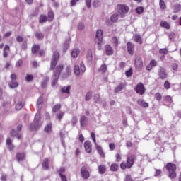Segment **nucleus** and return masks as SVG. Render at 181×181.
I'll use <instances>...</instances> for the list:
<instances>
[{"label": "nucleus", "mask_w": 181, "mask_h": 181, "mask_svg": "<svg viewBox=\"0 0 181 181\" xmlns=\"http://www.w3.org/2000/svg\"><path fill=\"white\" fill-rule=\"evenodd\" d=\"M64 66L63 64H59L57 68L55 71H54L53 76H52V81L51 82L52 87H54L56 84H57V81H59V77H60V73H62V70Z\"/></svg>", "instance_id": "1"}, {"label": "nucleus", "mask_w": 181, "mask_h": 181, "mask_svg": "<svg viewBox=\"0 0 181 181\" xmlns=\"http://www.w3.org/2000/svg\"><path fill=\"white\" fill-rule=\"evenodd\" d=\"M42 121H40V112H37L35 116L34 122L30 125V131H36L37 128L42 127Z\"/></svg>", "instance_id": "2"}, {"label": "nucleus", "mask_w": 181, "mask_h": 181, "mask_svg": "<svg viewBox=\"0 0 181 181\" xmlns=\"http://www.w3.org/2000/svg\"><path fill=\"white\" fill-rule=\"evenodd\" d=\"M166 170L169 173L168 177L170 179H175L176 177V165L168 163L165 166Z\"/></svg>", "instance_id": "3"}, {"label": "nucleus", "mask_w": 181, "mask_h": 181, "mask_svg": "<svg viewBox=\"0 0 181 181\" xmlns=\"http://www.w3.org/2000/svg\"><path fill=\"white\" fill-rule=\"evenodd\" d=\"M74 74L77 76H80V74H83L86 71V66L83 62H81L78 65H75L74 69Z\"/></svg>", "instance_id": "4"}, {"label": "nucleus", "mask_w": 181, "mask_h": 181, "mask_svg": "<svg viewBox=\"0 0 181 181\" xmlns=\"http://www.w3.org/2000/svg\"><path fill=\"white\" fill-rule=\"evenodd\" d=\"M129 12V7L128 6L124 5H119L118 6V15L119 18H124L125 16L126 13H128Z\"/></svg>", "instance_id": "5"}, {"label": "nucleus", "mask_w": 181, "mask_h": 181, "mask_svg": "<svg viewBox=\"0 0 181 181\" xmlns=\"http://www.w3.org/2000/svg\"><path fill=\"white\" fill-rule=\"evenodd\" d=\"M95 42L98 43V49L101 50V43L103 42V31L102 30H98L96 31Z\"/></svg>", "instance_id": "6"}, {"label": "nucleus", "mask_w": 181, "mask_h": 181, "mask_svg": "<svg viewBox=\"0 0 181 181\" xmlns=\"http://www.w3.org/2000/svg\"><path fill=\"white\" fill-rule=\"evenodd\" d=\"M60 54L57 52H54L51 60V66L50 70H54L56 67V64H57V62L59 61V57Z\"/></svg>", "instance_id": "7"}, {"label": "nucleus", "mask_w": 181, "mask_h": 181, "mask_svg": "<svg viewBox=\"0 0 181 181\" xmlns=\"http://www.w3.org/2000/svg\"><path fill=\"white\" fill-rule=\"evenodd\" d=\"M134 90L139 95H144L145 94V86H144V83H138L134 88Z\"/></svg>", "instance_id": "8"}, {"label": "nucleus", "mask_w": 181, "mask_h": 181, "mask_svg": "<svg viewBox=\"0 0 181 181\" xmlns=\"http://www.w3.org/2000/svg\"><path fill=\"white\" fill-rule=\"evenodd\" d=\"M81 176L83 179H88V177H90V172L87 170V167L83 166L81 168Z\"/></svg>", "instance_id": "9"}, {"label": "nucleus", "mask_w": 181, "mask_h": 181, "mask_svg": "<svg viewBox=\"0 0 181 181\" xmlns=\"http://www.w3.org/2000/svg\"><path fill=\"white\" fill-rule=\"evenodd\" d=\"M134 64L137 70H141V69L144 67V62L142 61V58H141V57H137L135 59Z\"/></svg>", "instance_id": "10"}, {"label": "nucleus", "mask_w": 181, "mask_h": 181, "mask_svg": "<svg viewBox=\"0 0 181 181\" xmlns=\"http://www.w3.org/2000/svg\"><path fill=\"white\" fill-rule=\"evenodd\" d=\"M134 163H135V156H131L127 157V169H131L132 166H134Z\"/></svg>", "instance_id": "11"}, {"label": "nucleus", "mask_w": 181, "mask_h": 181, "mask_svg": "<svg viewBox=\"0 0 181 181\" xmlns=\"http://www.w3.org/2000/svg\"><path fill=\"white\" fill-rule=\"evenodd\" d=\"M158 76L161 80H165L168 78V74L166 73V69L163 68H160L158 71Z\"/></svg>", "instance_id": "12"}, {"label": "nucleus", "mask_w": 181, "mask_h": 181, "mask_svg": "<svg viewBox=\"0 0 181 181\" xmlns=\"http://www.w3.org/2000/svg\"><path fill=\"white\" fill-rule=\"evenodd\" d=\"M84 148L86 152H87V153H91L92 151H93V147L91 146V142L87 141L84 143Z\"/></svg>", "instance_id": "13"}, {"label": "nucleus", "mask_w": 181, "mask_h": 181, "mask_svg": "<svg viewBox=\"0 0 181 181\" xmlns=\"http://www.w3.org/2000/svg\"><path fill=\"white\" fill-rule=\"evenodd\" d=\"M135 50V45H134L131 42H127V51L129 54L132 56L134 54V52Z\"/></svg>", "instance_id": "14"}, {"label": "nucleus", "mask_w": 181, "mask_h": 181, "mask_svg": "<svg viewBox=\"0 0 181 181\" xmlns=\"http://www.w3.org/2000/svg\"><path fill=\"white\" fill-rule=\"evenodd\" d=\"M26 158V155L24 153H17L16 159L18 162H22V160H25Z\"/></svg>", "instance_id": "15"}, {"label": "nucleus", "mask_w": 181, "mask_h": 181, "mask_svg": "<svg viewBox=\"0 0 181 181\" xmlns=\"http://www.w3.org/2000/svg\"><path fill=\"white\" fill-rule=\"evenodd\" d=\"M127 86V83H119L115 88V93H119L122 90H124L125 87Z\"/></svg>", "instance_id": "16"}, {"label": "nucleus", "mask_w": 181, "mask_h": 181, "mask_svg": "<svg viewBox=\"0 0 181 181\" xmlns=\"http://www.w3.org/2000/svg\"><path fill=\"white\" fill-rule=\"evenodd\" d=\"M137 104H139V105H140L141 107H143V108H148V107H149V104L145 102L144 99H139L137 100Z\"/></svg>", "instance_id": "17"}, {"label": "nucleus", "mask_w": 181, "mask_h": 181, "mask_svg": "<svg viewBox=\"0 0 181 181\" xmlns=\"http://www.w3.org/2000/svg\"><path fill=\"white\" fill-rule=\"evenodd\" d=\"M78 54H80V49L78 48H75L71 51V57L74 59L78 57Z\"/></svg>", "instance_id": "18"}, {"label": "nucleus", "mask_w": 181, "mask_h": 181, "mask_svg": "<svg viewBox=\"0 0 181 181\" xmlns=\"http://www.w3.org/2000/svg\"><path fill=\"white\" fill-rule=\"evenodd\" d=\"M96 150L98 151V154L101 158H105V153L103 151V148H101L100 146L97 145L96 146Z\"/></svg>", "instance_id": "19"}, {"label": "nucleus", "mask_w": 181, "mask_h": 181, "mask_svg": "<svg viewBox=\"0 0 181 181\" xmlns=\"http://www.w3.org/2000/svg\"><path fill=\"white\" fill-rule=\"evenodd\" d=\"M105 53L107 56H111L114 53V50H112V47L110 45L105 46Z\"/></svg>", "instance_id": "20"}, {"label": "nucleus", "mask_w": 181, "mask_h": 181, "mask_svg": "<svg viewBox=\"0 0 181 181\" xmlns=\"http://www.w3.org/2000/svg\"><path fill=\"white\" fill-rule=\"evenodd\" d=\"M37 107L39 110L42 109V107H43V97L40 96L37 101Z\"/></svg>", "instance_id": "21"}, {"label": "nucleus", "mask_w": 181, "mask_h": 181, "mask_svg": "<svg viewBox=\"0 0 181 181\" xmlns=\"http://www.w3.org/2000/svg\"><path fill=\"white\" fill-rule=\"evenodd\" d=\"M106 170L107 167H105V165H100L98 166V172L100 175H104Z\"/></svg>", "instance_id": "22"}, {"label": "nucleus", "mask_w": 181, "mask_h": 181, "mask_svg": "<svg viewBox=\"0 0 181 181\" xmlns=\"http://www.w3.org/2000/svg\"><path fill=\"white\" fill-rule=\"evenodd\" d=\"M25 105V103L24 102H22V101H20L18 102L16 105V110L17 111H21V110H22V108H23Z\"/></svg>", "instance_id": "23"}, {"label": "nucleus", "mask_w": 181, "mask_h": 181, "mask_svg": "<svg viewBox=\"0 0 181 181\" xmlns=\"http://www.w3.org/2000/svg\"><path fill=\"white\" fill-rule=\"evenodd\" d=\"M86 59H88V62H93V51L91 49L88 50Z\"/></svg>", "instance_id": "24"}, {"label": "nucleus", "mask_w": 181, "mask_h": 181, "mask_svg": "<svg viewBox=\"0 0 181 181\" xmlns=\"http://www.w3.org/2000/svg\"><path fill=\"white\" fill-rule=\"evenodd\" d=\"M49 80H50V78L47 76L44 78V80L41 83V87L42 88H46V87H47V82L49 81Z\"/></svg>", "instance_id": "25"}, {"label": "nucleus", "mask_w": 181, "mask_h": 181, "mask_svg": "<svg viewBox=\"0 0 181 181\" xmlns=\"http://www.w3.org/2000/svg\"><path fill=\"white\" fill-rule=\"evenodd\" d=\"M134 42H137V43H139V45H142V38L141 37V35L136 34L134 36Z\"/></svg>", "instance_id": "26"}, {"label": "nucleus", "mask_w": 181, "mask_h": 181, "mask_svg": "<svg viewBox=\"0 0 181 181\" xmlns=\"http://www.w3.org/2000/svg\"><path fill=\"white\" fill-rule=\"evenodd\" d=\"M110 170L111 172H117V170H118V169H119V165H118V164L117 163H113L110 165Z\"/></svg>", "instance_id": "27"}, {"label": "nucleus", "mask_w": 181, "mask_h": 181, "mask_svg": "<svg viewBox=\"0 0 181 181\" xmlns=\"http://www.w3.org/2000/svg\"><path fill=\"white\" fill-rule=\"evenodd\" d=\"M45 132L47 134H50L52 132V123L47 124L45 129H44Z\"/></svg>", "instance_id": "28"}, {"label": "nucleus", "mask_w": 181, "mask_h": 181, "mask_svg": "<svg viewBox=\"0 0 181 181\" xmlns=\"http://www.w3.org/2000/svg\"><path fill=\"white\" fill-rule=\"evenodd\" d=\"M42 168L45 169V170H47V169H49V159H44L42 162Z\"/></svg>", "instance_id": "29"}, {"label": "nucleus", "mask_w": 181, "mask_h": 181, "mask_svg": "<svg viewBox=\"0 0 181 181\" xmlns=\"http://www.w3.org/2000/svg\"><path fill=\"white\" fill-rule=\"evenodd\" d=\"M8 86L10 88H16V87H18V83L15 81H11V82L8 83Z\"/></svg>", "instance_id": "30"}, {"label": "nucleus", "mask_w": 181, "mask_h": 181, "mask_svg": "<svg viewBox=\"0 0 181 181\" xmlns=\"http://www.w3.org/2000/svg\"><path fill=\"white\" fill-rule=\"evenodd\" d=\"M9 50H10L9 45H5V47L3 52L4 57H8V52H9Z\"/></svg>", "instance_id": "31"}, {"label": "nucleus", "mask_w": 181, "mask_h": 181, "mask_svg": "<svg viewBox=\"0 0 181 181\" xmlns=\"http://www.w3.org/2000/svg\"><path fill=\"white\" fill-rule=\"evenodd\" d=\"M160 26L162 28H165V29H170V24H169L168 22L166 21H162L160 23Z\"/></svg>", "instance_id": "32"}, {"label": "nucleus", "mask_w": 181, "mask_h": 181, "mask_svg": "<svg viewBox=\"0 0 181 181\" xmlns=\"http://www.w3.org/2000/svg\"><path fill=\"white\" fill-rule=\"evenodd\" d=\"M98 71L100 73H105L107 71V65L105 64H102Z\"/></svg>", "instance_id": "33"}, {"label": "nucleus", "mask_w": 181, "mask_h": 181, "mask_svg": "<svg viewBox=\"0 0 181 181\" xmlns=\"http://www.w3.org/2000/svg\"><path fill=\"white\" fill-rule=\"evenodd\" d=\"M118 16H119V15L118 14V13L113 14V15L110 17L111 21L113 22V23L117 22V21H118Z\"/></svg>", "instance_id": "34"}, {"label": "nucleus", "mask_w": 181, "mask_h": 181, "mask_svg": "<svg viewBox=\"0 0 181 181\" xmlns=\"http://www.w3.org/2000/svg\"><path fill=\"white\" fill-rule=\"evenodd\" d=\"M47 21V17L45 15H41L39 18L40 23H43Z\"/></svg>", "instance_id": "35"}, {"label": "nucleus", "mask_w": 181, "mask_h": 181, "mask_svg": "<svg viewBox=\"0 0 181 181\" xmlns=\"http://www.w3.org/2000/svg\"><path fill=\"white\" fill-rule=\"evenodd\" d=\"M33 80V75L28 74L25 76V81L30 83Z\"/></svg>", "instance_id": "36"}, {"label": "nucleus", "mask_w": 181, "mask_h": 181, "mask_svg": "<svg viewBox=\"0 0 181 181\" xmlns=\"http://www.w3.org/2000/svg\"><path fill=\"white\" fill-rule=\"evenodd\" d=\"M181 9V6L180 4H177L174 6V11H173V13H177V12H180Z\"/></svg>", "instance_id": "37"}, {"label": "nucleus", "mask_w": 181, "mask_h": 181, "mask_svg": "<svg viewBox=\"0 0 181 181\" xmlns=\"http://www.w3.org/2000/svg\"><path fill=\"white\" fill-rule=\"evenodd\" d=\"M35 37H37V39L42 40L43 37H45V35L40 32H37L35 33Z\"/></svg>", "instance_id": "38"}, {"label": "nucleus", "mask_w": 181, "mask_h": 181, "mask_svg": "<svg viewBox=\"0 0 181 181\" xmlns=\"http://www.w3.org/2000/svg\"><path fill=\"white\" fill-rule=\"evenodd\" d=\"M60 108H62V105L60 104H57L53 107L52 111H53V112H57V111H59V110H60Z\"/></svg>", "instance_id": "39"}, {"label": "nucleus", "mask_w": 181, "mask_h": 181, "mask_svg": "<svg viewBox=\"0 0 181 181\" xmlns=\"http://www.w3.org/2000/svg\"><path fill=\"white\" fill-rule=\"evenodd\" d=\"M86 117L85 116H82L81 117V120H80V122H81V127H85L86 126Z\"/></svg>", "instance_id": "40"}, {"label": "nucleus", "mask_w": 181, "mask_h": 181, "mask_svg": "<svg viewBox=\"0 0 181 181\" xmlns=\"http://www.w3.org/2000/svg\"><path fill=\"white\" fill-rule=\"evenodd\" d=\"M54 18V14H53V12L49 11L48 13V21L49 22H52V21H53Z\"/></svg>", "instance_id": "41"}, {"label": "nucleus", "mask_w": 181, "mask_h": 181, "mask_svg": "<svg viewBox=\"0 0 181 181\" xmlns=\"http://www.w3.org/2000/svg\"><path fill=\"white\" fill-rule=\"evenodd\" d=\"M37 52H39V46L38 45L33 46L32 47V52L33 53V54H36Z\"/></svg>", "instance_id": "42"}, {"label": "nucleus", "mask_w": 181, "mask_h": 181, "mask_svg": "<svg viewBox=\"0 0 181 181\" xmlns=\"http://www.w3.org/2000/svg\"><path fill=\"white\" fill-rule=\"evenodd\" d=\"M92 95H93V93L88 92L85 97L86 101H90V99L91 98Z\"/></svg>", "instance_id": "43"}, {"label": "nucleus", "mask_w": 181, "mask_h": 181, "mask_svg": "<svg viewBox=\"0 0 181 181\" xmlns=\"http://www.w3.org/2000/svg\"><path fill=\"white\" fill-rule=\"evenodd\" d=\"M160 8L161 9L166 8V4H165V1L163 0H160Z\"/></svg>", "instance_id": "44"}, {"label": "nucleus", "mask_w": 181, "mask_h": 181, "mask_svg": "<svg viewBox=\"0 0 181 181\" xmlns=\"http://www.w3.org/2000/svg\"><path fill=\"white\" fill-rule=\"evenodd\" d=\"M164 88H165V90H169V88H170V83H169V81H165Z\"/></svg>", "instance_id": "45"}, {"label": "nucleus", "mask_w": 181, "mask_h": 181, "mask_svg": "<svg viewBox=\"0 0 181 181\" xmlns=\"http://www.w3.org/2000/svg\"><path fill=\"white\" fill-rule=\"evenodd\" d=\"M155 98L157 100V101H160V100H162V95L159 93H156Z\"/></svg>", "instance_id": "46"}, {"label": "nucleus", "mask_w": 181, "mask_h": 181, "mask_svg": "<svg viewBox=\"0 0 181 181\" xmlns=\"http://www.w3.org/2000/svg\"><path fill=\"white\" fill-rule=\"evenodd\" d=\"M64 172H66V168H64V167H62L59 170L57 171V173H59V176H62V175H63V173H64Z\"/></svg>", "instance_id": "47"}, {"label": "nucleus", "mask_w": 181, "mask_h": 181, "mask_svg": "<svg viewBox=\"0 0 181 181\" xmlns=\"http://www.w3.org/2000/svg\"><path fill=\"white\" fill-rule=\"evenodd\" d=\"M136 12L139 15H141V13H142V12H144V8H142V7H137L136 9Z\"/></svg>", "instance_id": "48"}, {"label": "nucleus", "mask_w": 181, "mask_h": 181, "mask_svg": "<svg viewBox=\"0 0 181 181\" xmlns=\"http://www.w3.org/2000/svg\"><path fill=\"white\" fill-rule=\"evenodd\" d=\"M127 77H131L132 76V68H130L128 71H126Z\"/></svg>", "instance_id": "49"}, {"label": "nucleus", "mask_w": 181, "mask_h": 181, "mask_svg": "<svg viewBox=\"0 0 181 181\" xmlns=\"http://www.w3.org/2000/svg\"><path fill=\"white\" fill-rule=\"evenodd\" d=\"M93 6H95V8L100 6V5H101V1H98V0H95L93 4Z\"/></svg>", "instance_id": "50"}, {"label": "nucleus", "mask_w": 181, "mask_h": 181, "mask_svg": "<svg viewBox=\"0 0 181 181\" xmlns=\"http://www.w3.org/2000/svg\"><path fill=\"white\" fill-rule=\"evenodd\" d=\"M162 173V170H160V169H156V172L154 174V176L156 177L158 176H160V174Z\"/></svg>", "instance_id": "51"}, {"label": "nucleus", "mask_w": 181, "mask_h": 181, "mask_svg": "<svg viewBox=\"0 0 181 181\" xmlns=\"http://www.w3.org/2000/svg\"><path fill=\"white\" fill-rule=\"evenodd\" d=\"M62 93H66L69 94V86H65L61 89Z\"/></svg>", "instance_id": "52"}, {"label": "nucleus", "mask_w": 181, "mask_h": 181, "mask_svg": "<svg viewBox=\"0 0 181 181\" xmlns=\"http://www.w3.org/2000/svg\"><path fill=\"white\" fill-rule=\"evenodd\" d=\"M68 49H69V43L67 42H66L63 46V51L67 52Z\"/></svg>", "instance_id": "53"}, {"label": "nucleus", "mask_w": 181, "mask_h": 181, "mask_svg": "<svg viewBox=\"0 0 181 181\" xmlns=\"http://www.w3.org/2000/svg\"><path fill=\"white\" fill-rule=\"evenodd\" d=\"M105 23H106V25H107V26H111V25H112V23H114V22H112V21H111V19L107 18V19H106V21H105Z\"/></svg>", "instance_id": "54"}, {"label": "nucleus", "mask_w": 181, "mask_h": 181, "mask_svg": "<svg viewBox=\"0 0 181 181\" xmlns=\"http://www.w3.org/2000/svg\"><path fill=\"white\" fill-rule=\"evenodd\" d=\"M159 53H160V54H168V49L166 48L160 49Z\"/></svg>", "instance_id": "55"}, {"label": "nucleus", "mask_w": 181, "mask_h": 181, "mask_svg": "<svg viewBox=\"0 0 181 181\" xmlns=\"http://www.w3.org/2000/svg\"><path fill=\"white\" fill-rule=\"evenodd\" d=\"M78 30H83L84 29V24L83 23H79L77 26Z\"/></svg>", "instance_id": "56"}, {"label": "nucleus", "mask_w": 181, "mask_h": 181, "mask_svg": "<svg viewBox=\"0 0 181 181\" xmlns=\"http://www.w3.org/2000/svg\"><path fill=\"white\" fill-rule=\"evenodd\" d=\"M63 115H64V112H60L59 113L57 114V118L58 119H62V118H63Z\"/></svg>", "instance_id": "57"}, {"label": "nucleus", "mask_w": 181, "mask_h": 181, "mask_svg": "<svg viewBox=\"0 0 181 181\" xmlns=\"http://www.w3.org/2000/svg\"><path fill=\"white\" fill-rule=\"evenodd\" d=\"M22 64H23V61H22V59H19L16 64V67H21V66H22Z\"/></svg>", "instance_id": "58"}, {"label": "nucleus", "mask_w": 181, "mask_h": 181, "mask_svg": "<svg viewBox=\"0 0 181 181\" xmlns=\"http://www.w3.org/2000/svg\"><path fill=\"white\" fill-rule=\"evenodd\" d=\"M150 64L153 66V67H156L158 62L155 60L153 59L150 62Z\"/></svg>", "instance_id": "59"}, {"label": "nucleus", "mask_w": 181, "mask_h": 181, "mask_svg": "<svg viewBox=\"0 0 181 181\" xmlns=\"http://www.w3.org/2000/svg\"><path fill=\"white\" fill-rule=\"evenodd\" d=\"M120 168L121 169H127V168H128V165L125 162H123L120 164Z\"/></svg>", "instance_id": "60"}, {"label": "nucleus", "mask_w": 181, "mask_h": 181, "mask_svg": "<svg viewBox=\"0 0 181 181\" xmlns=\"http://www.w3.org/2000/svg\"><path fill=\"white\" fill-rule=\"evenodd\" d=\"M16 40H17V42H18V43H22V42H23V37L17 36Z\"/></svg>", "instance_id": "61"}, {"label": "nucleus", "mask_w": 181, "mask_h": 181, "mask_svg": "<svg viewBox=\"0 0 181 181\" xmlns=\"http://www.w3.org/2000/svg\"><path fill=\"white\" fill-rule=\"evenodd\" d=\"M94 101H95V103H99L100 102V95H95Z\"/></svg>", "instance_id": "62"}, {"label": "nucleus", "mask_w": 181, "mask_h": 181, "mask_svg": "<svg viewBox=\"0 0 181 181\" xmlns=\"http://www.w3.org/2000/svg\"><path fill=\"white\" fill-rule=\"evenodd\" d=\"M10 78H11V81H15V80H16V78H17L16 74H11Z\"/></svg>", "instance_id": "63"}, {"label": "nucleus", "mask_w": 181, "mask_h": 181, "mask_svg": "<svg viewBox=\"0 0 181 181\" xmlns=\"http://www.w3.org/2000/svg\"><path fill=\"white\" fill-rule=\"evenodd\" d=\"M124 180L125 181H132V178L131 177V175H126Z\"/></svg>", "instance_id": "64"}]
</instances>
